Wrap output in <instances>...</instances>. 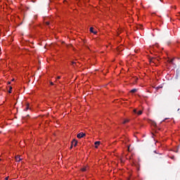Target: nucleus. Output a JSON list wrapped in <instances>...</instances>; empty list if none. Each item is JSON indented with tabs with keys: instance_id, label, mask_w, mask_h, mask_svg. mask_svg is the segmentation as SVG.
Masks as SVG:
<instances>
[{
	"instance_id": "nucleus-1",
	"label": "nucleus",
	"mask_w": 180,
	"mask_h": 180,
	"mask_svg": "<svg viewBox=\"0 0 180 180\" xmlns=\"http://www.w3.org/2000/svg\"><path fill=\"white\" fill-rule=\"evenodd\" d=\"M78 144V141H77V140L73 139V141H72V146L70 147V148H72V146H74L75 147H77V145Z\"/></svg>"
},
{
	"instance_id": "nucleus-2",
	"label": "nucleus",
	"mask_w": 180,
	"mask_h": 180,
	"mask_svg": "<svg viewBox=\"0 0 180 180\" xmlns=\"http://www.w3.org/2000/svg\"><path fill=\"white\" fill-rule=\"evenodd\" d=\"M84 136H85V134H84L83 132H81L77 134V139H82V137H84Z\"/></svg>"
},
{
	"instance_id": "nucleus-3",
	"label": "nucleus",
	"mask_w": 180,
	"mask_h": 180,
	"mask_svg": "<svg viewBox=\"0 0 180 180\" xmlns=\"http://www.w3.org/2000/svg\"><path fill=\"white\" fill-rule=\"evenodd\" d=\"M95 148H98L99 146H101V141H96L94 143Z\"/></svg>"
},
{
	"instance_id": "nucleus-4",
	"label": "nucleus",
	"mask_w": 180,
	"mask_h": 180,
	"mask_svg": "<svg viewBox=\"0 0 180 180\" xmlns=\"http://www.w3.org/2000/svg\"><path fill=\"white\" fill-rule=\"evenodd\" d=\"M90 32L91 33H94V34H96V33H98L97 31L94 30V27H90Z\"/></svg>"
},
{
	"instance_id": "nucleus-5",
	"label": "nucleus",
	"mask_w": 180,
	"mask_h": 180,
	"mask_svg": "<svg viewBox=\"0 0 180 180\" xmlns=\"http://www.w3.org/2000/svg\"><path fill=\"white\" fill-rule=\"evenodd\" d=\"M22 159H20V156H16L15 157V160L17 161V162H19Z\"/></svg>"
},
{
	"instance_id": "nucleus-6",
	"label": "nucleus",
	"mask_w": 180,
	"mask_h": 180,
	"mask_svg": "<svg viewBox=\"0 0 180 180\" xmlns=\"http://www.w3.org/2000/svg\"><path fill=\"white\" fill-rule=\"evenodd\" d=\"M87 169H88V167H83V168H82V171L83 172H85V171H87Z\"/></svg>"
},
{
	"instance_id": "nucleus-7",
	"label": "nucleus",
	"mask_w": 180,
	"mask_h": 180,
	"mask_svg": "<svg viewBox=\"0 0 180 180\" xmlns=\"http://www.w3.org/2000/svg\"><path fill=\"white\" fill-rule=\"evenodd\" d=\"M136 91H137V89H136L131 90V94H134V92H136Z\"/></svg>"
},
{
	"instance_id": "nucleus-8",
	"label": "nucleus",
	"mask_w": 180,
	"mask_h": 180,
	"mask_svg": "<svg viewBox=\"0 0 180 180\" xmlns=\"http://www.w3.org/2000/svg\"><path fill=\"white\" fill-rule=\"evenodd\" d=\"M8 94H12V86L9 87Z\"/></svg>"
},
{
	"instance_id": "nucleus-9",
	"label": "nucleus",
	"mask_w": 180,
	"mask_h": 180,
	"mask_svg": "<svg viewBox=\"0 0 180 180\" xmlns=\"http://www.w3.org/2000/svg\"><path fill=\"white\" fill-rule=\"evenodd\" d=\"M136 113H137V115H142L143 111L139 110V111L138 112H136Z\"/></svg>"
},
{
	"instance_id": "nucleus-10",
	"label": "nucleus",
	"mask_w": 180,
	"mask_h": 180,
	"mask_svg": "<svg viewBox=\"0 0 180 180\" xmlns=\"http://www.w3.org/2000/svg\"><path fill=\"white\" fill-rule=\"evenodd\" d=\"M134 113H137V110H136V109L134 110Z\"/></svg>"
},
{
	"instance_id": "nucleus-11",
	"label": "nucleus",
	"mask_w": 180,
	"mask_h": 180,
	"mask_svg": "<svg viewBox=\"0 0 180 180\" xmlns=\"http://www.w3.org/2000/svg\"><path fill=\"white\" fill-rule=\"evenodd\" d=\"M27 109H29V105H27L26 110H27Z\"/></svg>"
},
{
	"instance_id": "nucleus-12",
	"label": "nucleus",
	"mask_w": 180,
	"mask_h": 180,
	"mask_svg": "<svg viewBox=\"0 0 180 180\" xmlns=\"http://www.w3.org/2000/svg\"><path fill=\"white\" fill-rule=\"evenodd\" d=\"M127 122H129V120H125L124 123H127Z\"/></svg>"
},
{
	"instance_id": "nucleus-13",
	"label": "nucleus",
	"mask_w": 180,
	"mask_h": 180,
	"mask_svg": "<svg viewBox=\"0 0 180 180\" xmlns=\"http://www.w3.org/2000/svg\"><path fill=\"white\" fill-rule=\"evenodd\" d=\"M57 78H58V79H60V78H61V77L58 76Z\"/></svg>"
},
{
	"instance_id": "nucleus-14",
	"label": "nucleus",
	"mask_w": 180,
	"mask_h": 180,
	"mask_svg": "<svg viewBox=\"0 0 180 180\" xmlns=\"http://www.w3.org/2000/svg\"><path fill=\"white\" fill-rule=\"evenodd\" d=\"M46 25H50V22H46Z\"/></svg>"
},
{
	"instance_id": "nucleus-15",
	"label": "nucleus",
	"mask_w": 180,
	"mask_h": 180,
	"mask_svg": "<svg viewBox=\"0 0 180 180\" xmlns=\"http://www.w3.org/2000/svg\"><path fill=\"white\" fill-rule=\"evenodd\" d=\"M51 85H54V83H53V82H51Z\"/></svg>"
},
{
	"instance_id": "nucleus-16",
	"label": "nucleus",
	"mask_w": 180,
	"mask_h": 180,
	"mask_svg": "<svg viewBox=\"0 0 180 180\" xmlns=\"http://www.w3.org/2000/svg\"><path fill=\"white\" fill-rule=\"evenodd\" d=\"M8 177H6V178H5V180H8Z\"/></svg>"
},
{
	"instance_id": "nucleus-17",
	"label": "nucleus",
	"mask_w": 180,
	"mask_h": 180,
	"mask_svg": "<svg viewBox=\"0 0 180 180\" xmlns=\"http://www.w3.org/2000/svg\"><path fill=\"white\" fill-rule=\"evenodd\" d=\"M8 84H11V82H8Z\"/></svg>"
},
{
	"instance_id": "nucleus-18",
	"label": "nucleus",
	"mask_w": 180,
	"mask_h": 180,
	"mask_svg": "<svg viewBox=\"0 0 180 180\" xmlns=\"http://www.w3.org/2000/svg\"><path fill=\"white\" fill-rule=\"evenodd\" d=\"M12 81H15V79H13Z\"/></svg>"
},
{
	"instance_id": "nucleus-19",
	"label": "nucleus",
	"mask_w": 180,
	"mask_h": 180,
	"mask_svg": "<svg viewBox=\"0 0 180 180\" xmlns=\"http://www.w3.org/2000/svg\"><path fill=\"white\" fill-rule=\"evenodd\" d=\"M170 63H172V60L170 61Z\"/></svg>"
},
{
	"instance_id": "nucleus-20",
	"label": "nucleus",
	"mask_w": 180,
	"mask_h": 180,
	"mask_svg": "<svg viewBox=\"0 0 180 180\" xmlns=\"http://www.w3.org/2000/svg\"><path fill=\"white\" fill-rule=\"evenodd\" d=\"M1 160V159H0V161Z\"/></svg>"
}]
</instances>
